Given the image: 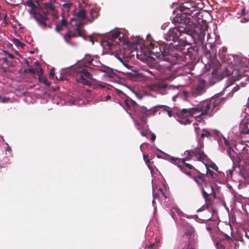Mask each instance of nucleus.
I'll return each instance as SVG.
<instances>
[{"instance_id": "obj_1", "label": "nucleus", "mask_w": 249, "mask_h": 249, "mask_svg": "<svg viewBox=\"0 0 249 249\" xmlns=\"http://www.w3.org/2000/svg\"><path fill=\"white\" fill-rule=\"evenodd\" d=\"M190 20V18L181 15H176L173 18L172 23L175 27L164 35L166 40L173 41L168 46L171 50L174 49L179 52L186 50L189 52L192 42H195L196 39L201 42L204 39L207 25L202 26L197 23H193Z\"/></svg>"}, {"instance_id": "obj_2", "label": "nucleus", "mask_w": 249, "mask_h": 249, "mask_svg": "<svg viewBox=\"0 0 249 249\" xmlns=\"http://www.w3.org/2000/svg\"><path fill=\"white\" fill-rule=\"evenodd\" d=\"M89 69L94 70L97 74L103 73L102 77L105 80L114 81L118 78L112 69L100 62L98 56L86 55L82 61L73 65L74 75L77 83L88 86L91 84L94 79Z\"/></svg>"}, {"instance_id": "obj_3", "label": "nucleus", "mask_w": 249, "mask_h": 249, "mask_svg": "<svg viewBox=\"0 0 249 249\" xmlns=\"http://www.w3.org/2000/svg\"><path fill=\"white\" fill-rule=\"evenodd\" d=\"M119 95L122 99L121 105L124 108L129 115L134 114L140 120L145 122V118L152 114L154 115L159 109L160 111L167 112L170 117L173 116V110L167 106L157 105L153 108L147 109L144 106H139L122 91H119Z\"/></svg>"}, {"instance_id": "obj_4", "label": "nucleus", "mask_w": 249, "mask_h": 249, "mask_svg": "<svg viewBox=\"0 0 249 249\" xmlns=\"http://www.w3.org/2000/svg\"><path fill=\"white\" fill-rule=\"evenodd\" d=\"M108 50L114 52H119L124 59H130L137 54L134 46H130L126 34L120 30L112 33L105 42Z\"/></svg>"}, {"instance_id": "obj_5", "label": "nucleus", "mask_w": 249, "mask_h": 249, "mask_svg": "<svg viewBox=\"0 0 249 249\" xmlns=\"http://www.w3.org/2000/svg\"><path fill=\"white\" fill-rule=\"evenodd\" d=\"M148 50L153 58L168 62L171 65L180 64L184 65L188 63L187 59L190 57V54L185 52L184 53L181 52L171 53V49L168 46L160 47L157 42H151Z\"/></svg>"}, {"instance_id": "obj_6", "label": "nucleus", "mask_w": 249, "mask_h": 249, "mask_svg": "<svg viewBox=\"0 0 249 249\" xmlns=\"http://www.w3.org/2000/svg\"><path fill=\"white\" fill-rule=\"evenodd\" d=\"M197 142V146L194 147L193 150L186 151L187 153V155L184 159H178L170 157L159 149H158V150L162 153V155H160L157 154V156L159 158H162L169 160L171 162L177 165L182 172L187 175H190V172L185 171V168L187 167L189 169H192L193 167L191 164L186 163L185 161L190 160L193 156H195L199 161H203L205 160L206 157L202 149L203 147V142L200 140H198Z\"/></svg>"}, {"instance_id": "obj_7", "label": "nucleus", "mask_w": 249, "mask_h": 249, "mask_svg": "<svg viewBox=\"0 0 249 249\" xmlns=\"http://www.w3.org/2000/svg\"><path fill=\"white\" fill-rule=\"evenodd\" d=\"M221 102L222 98L217 97L210 101L201 102L196 107L183 108L177 114L180 117L183 118L189 116L194 118L205 115L212 116L219 109Z\"/></svg>"}, {"instance_id": "obj_8", "label": "nucleus", "mask_w": 249, "mask_h": 249, "mask_svg": "<svg viewBox=\"0 0 249 249\" xmlns=\"http://www.w3.org/2000/svg\"><path fill=\"white\" fill-rule=\"evenodd\" d=\"M24 4L31 8L30 11L31 15L42 28H44L47 26L46 21L48 19L49 15H52L54 18H58L57 12L51 2L45 3L44 8L42 9L39 8L32 0H27Z\"/></svg>"}, {"instance_id": "obj_9", "label": "nucleus", "mask_w": 249, "mask_h": 249, "mask_svg": "<svg viewBox=\"0 0 249 249\" xmlns=\"http://www.w3.org/2000/svg\"><path fill=\"white\" fill-rule=\"evenodd\" d=\"M215 139L217 141L218 150L223 153H226L229 156L233 162V166L241 161V158L238 153L235 152L232 148V143L231 142V140L230 139L229 137L227 139L220 133V136H217Z\"/></svg>"}, {"instance_id": "obj_10", "label": "nucleus", "mask_w": 249, "mask_h": 249, "mask_svg": "<svg viewBox=\"0 0 249 249\" xmlns=\"http://www.w3.org/2000/svg\"><path fill=\"white\" fill-rule=\"evenodd\" d=\"M179 10L182 14H177V15H181L186 18V15L192 17H197L199 13V10L197 8L196 3L194 1H186L179 5Z\"/></svg>"}, {"instance_id": "obj_11", "label": "nucleus", "mask_w": 249, "mask_h": 249, "mask_svg": "<svg viewBox=\"0 0 249 249\" xmlns=\"http://www.w3.org/2000/svg\"><path fill=\"white\" fill-rule=\"evenodd\" d=\"M53 102L57 105H66L67 106H81L84 104L82 99L75 97H68L65 99H63L58 96H55L53 99Z\"/></svg>"}, {"instance_id": "obj_12", "label": "nucleus", "mask_w": 249, "mask_h": 249, "mask_svg": "<svg viewBox=\"0 0 249 249\" xmlns=\"http://www.w3.org/2000/svg\"><path fill=\"white\" fill-rule=\"evenodd\" d=\"M219 236L216 237L215 239V246L217 249H225V241L231 243L235 240H239V239L236 238L235 236L238 234H231V236L228 234H219Z\"/></svg>"}, {"instance_id": "obj_13", "label": "nucleus", "mask_w": 249, "mask_h": 249, "mask_svg": "<svg viewBox=\"0 0 249 249\" xmlns=\"http://www.w3.org/2000/svg\"><path fill=\"white\" fill-rule=\"evenodd\" d=\"M129 115L131 116L132 119L134 120L135 127L139 131L141 132V135L143 137H146L147 138V135L149 133H150L151 134V140L152 142H154L156 139V136L154 134L152 133L151 131L148 128L147 125L146 124V120L145 119V122H144L143 120H141L142 123L140 124L136 122V121L135 120L134 117H133V116H134V114ZM135 116H136L135 115Z\"/></svg>"}, {"instance_id": "obj_14", "label": "nucleus", "mask_w": 249, "mask_h": 249, "mask_svg": "<svg viewBox=\"0 0 249 249\" xmlns=\"http://www.w3.org/2000/svg\"><path fill=\"white\" fill-rule=\"evenodd\" d=\"M200 189L201 191L203 198L206 203V205L203 206L200 209L204 210L205 207H209V204L211 202V199L209 196L213 194V196L215 195L214 193V190L212 185L205 183L204 187L203 186H200Z\"/></svg>"}, {"instance_id": "obj_15", "label": "nucleus", "mask_w": 249, "mask_h": 249, "mask_svg": "<svg viewBox=\"0 0 249 249\" xmlns=\"http://www.w3.org/2000/svg\"><path fill=\"white\" fill-rule=\"evenodd\" d=\"M73 67V65L71 67L62 69L61 71V72L58 75L55 76L56 79L60 81H67L71 75L75 78Z\"/></svg>"}, {"instance_id": "obj_16", "label": "nucleus", "mask_w": 249, "mask_h": 249, "mask_svg": "<svg viewBox=\"0 0 249 249\" xmlns=\"http://www.w3.org/2000/svg\"><path fill=\"white\" fill-rule=\"evenodd\" d=\"M207 88L206 82L203 79H199L197 84L192 89V94L194 96H199L204 93Z\"/></svg>"}, {"instance_id": "obj_17", "label": "nucleus", "mask_w": 249, "mask_h": 249, "mask_svg": "<svg viewBox=\"0 0 249 249\" xmlns=\"http://www.w3.org/2000/svg\"><path fill=\"white\" fill-rule=\"evenodd\" d=\"M195 130L196 135L197 136L200 135L201 138H204L205 137L207 138H210L211 136L215 137L216 138L217 136H220V132L217 130H212L210 131L206 129H203L201 133H200V129L197 127H195Z\"/></svg>"}, {"instance_id": "obj_18", "label": "nucleus", "mask_w": 249, "mask_h": 249, "mask_svg": "<svg viewBox=\"0 0 249 249\" xmlns=\"http://www.w3.org/2000/svg\"><path fill=\"white\" fill-rule=\"evenodd\" d=\"M234 148L239 156L242 153L245 155V160L249 159V146L247 144L244 142H237L234 144ZM234 151L235 152V151Z\"/></svg>"}, {"instance_id": "obj_19", "label": "nucleus", "mask_w": 249, "mask_h": 249, "mask_svg": "<svg viewBox=\"0 0 249 249\" xmlns=\"http://www.w3.org/2000/svg\"><path fill=\"white\" fill-rule=\"evenodd\" d=\"M156 88L158 92L161 95H165L169 93V91L171 90L177 89L178 86L161 83L158 84Z\"/></svg>"}, {"instance_id": "obj_20", "label": "nucleus", "mask_w": 249, "mask_h": 249, "mask_svg": "<svg viewBox=\"0 0 249 249\" xmlns=\"http://www.w3.org/2000/svg\"><path fill=\"white\" fill-rule=\"evenodd\" d=\"M84 24L82 22H77L75 23L76 26V28L75 30V32L74 33L71 32H68L67 35L64 36V38L65 40L67 41V39H70L71 37H74L78 35L79 36H82L84 34L83 31L80 28V26Z\"/></svg>"}, {"instance_id": "obj_21", "label": "nucleus", "mask_w": 249, "mask_h": 249, "mask_svg": "<svg viewBox=\"0 0 249 249\" xmlns=\"http://www.w3.org/2000/svg\"><path fill=\"white\" fill-rule=\"evenodd\" d=\"M155 178H153L152 179V190H153V200H152V205L154 208V212L156 211V207L155 206V204L156 203L155 200L156 199H159L160 203H162V200L161 198H159V195L156 193V189H157V186L155 182H154Z\"/></svg>"}, {"instance_id": "obj_22", "label": "nucleus", "mask_w": 249, "mask_h": 249, "mask_svg": "<svg viewBox=\"0 0 249 249\" xmlns=\"http://www.w3.org/2000/svg\"><path fill=\"white\" fill-rule=\"evenodd\" d=\"M240 133L249 134V119L243 120L239 126Z\"/></svg>"}, {"instance_id": "obj_23", "label": "nucleus", "mask_w": 249, "mask_h": 249, "mask_svg": "<svg viewBox=\"0 0 249 249\" xmlns=\"http://www.w3.org/2000/svg\"><path fill=\"white\" fill-rule=\"evenodd\" d=\"M72 5V3L71 2H67L60 5L62 11V15L63 17H66L69 16V10Z\"/></svg>"}, {"instance_id": "obj_24", "label": "nucleus", "mask_w": 249, "mask_h": 249, "mask_svg": "<svg viewBox=\"0 0 249 249\" xmlns=\"http://www.w3.org/2000/svg\"><path fill=\"white\" fill-rule=\"evenodd\" d=\"M236 176L239 182H242L243 180L246 179L249 177L248 172L241 169H239V171L237 172Z\"/></svg>"}, {"instance_id": "obj_25", "label": "nucleus", "mask_w": 249, "mask_h": 249, "mask_svg": "<svg viewBox=\"0 0 249 249\" xmlns=\"http://www.w3.org/2000/svg\"><path fill=\"white\" fill-rule=\"evenodd\" d=\"M224 61L228 64L235 65L237 62L235 61V55L233 54H229L225 56L224 57Z\"/></svg>"}, {"instance_id": "obj_26", "label": "nucleus", "mask_w": 249, "mask_h": 249, "mask_svg": "<svg viewBox=\"0 0 249 249\" xmlns=\"http://www.w3.org/2000/svg\"><path fill=\"white\" fill-rule=\"evenodd\" d=\"M66 17H63L61 19V21L60 23L59 24H56L55 25V30L57 32H60V31L62 29V28L65 26H67L68 25V22L65 19Z\"/></svg>"}, {"instance_id": "obj_27", "label": "nucleus", "mask_w": 249, "mask_h": 249, "mask_svg": "<svg viewBox=\"0 0 249 249\" xmlns=\"http://www.w3.org/2000/svg\"><path fill=\"white\" fill-rule=\"evenodd\" d=\"M89 15L90 16V18H89L88 17L87 18V23H91L93 21L95 18H97L98 16V11L94 9H91L90 10Z\"/></svg>"}, {"instance_id": "obj_28", "label": "nucleus", "mask_w": 249, "mask_h": 249, "mask_svg": "<svg viewBox=\"0 0 249 249\" xmlns=\"http://www.w3.org/2000/svg\"><path fill=\"white\" fill-rule=\"evenodd\" d=\"M74 12L77 18L82 19H85L87 22L88 16H86V11L85 10L82 9L79 10L78 12L76 11V10H75Z\"/></svg>"}, {"instance_id": "obj_29", "label": "nucleus", "mask_w": 249, "mask_h": 249, "mask_svg": "<svg viewBox=\"0 0 249 249\" xmlns=\"http://www.w3.org/2000/svg\"><path fill=\"white\" fill-rule=\"evenodd\" d=\"M184 233H193L195 232V229L190 225L188 223H184L182 227Z\"/></svg>"}, {"instance_id": "obj_30", "label": "nucleus", "mask_w": 249, "mask_h": 249, "mask_svg": "<svg viewBox=\"0 0 249 249\" xmlns=\"http://www.w3.org/2000/svg\"><path fill=\"white\" fill-rule=\"evenodd\" d=\"M171 216H172V217L174 219V220L175 221V222H176V217H175V213H177L178 215L179 216H184V214L180 211V210L178 208V207H174L172 210H171Z\"/></svg>"}, {"instance_id": "obj_31", "label": "nucleus", "mask_w": 249, "mask_h": 249, "mask_svg": "<svg viewBox=\"0 0 249 249\" xmlns=\"http://www.w3.org/2000/svg\"><path fill=\"white\" fill-rule=\"evenodd\" d=\"M94 88L97 89H102L105 90H107L109 89V87L108 85L105 83H102L96 84L94 86Z\"/></svg>"}, {"instance_id": "obj_32", "label": "nucleus", "mask_w": 249, "mask_h": 249, "mask_svg": "<svg viewBox=\"0 0 249 249\" xmlns=\"http://www.w3.org/2000/svg\"><path fill=\"white\" fill-rule=\"evenodd\" d=\"M118 59L120 60L122 64L126 67L128 70H130L132 66L129 64V59L121 58L120 56L118 57Z\"/></svg>"}, {"instance_id": "obj_33", "label": "nucleus", "mask_w": 249, "mask_h": 249, "mask_svg": "<svg viewBox=\"0 0 249 249\" xmlns=\"http://www.w3.org/2000/svg\"><path fill=\"white\" fill-rule=\"evenodd\" d=\"M143 160L145 161L146 164H147L148 168L150 170L152 177H153V169H152V167H151V166L149 165L150 161V160L148 158V156L147 155H145V154L143 153Z\"/></svg>"}, {"instance_id": "obj_34", "label": "nucleus", "mask_w": 249, "mask_h": 249, "mask_svg": "<svg viewBox=\"0 0 249 249\" xmlns=\"http://www.w3.org/2000/svg\"><path fill=\"white\" fill-rule=\"evenodd\" d=\"M13 43L14 45H15L18 47H20L21 48H23L25 44L21 42L18 39V38H14L12 40Z\"/></svg>"}, {"instance_id": "obj_35", "label": "nucleus", "mask_w": 249, "mask_h": 249, "mask_svg": "<svg viewBox=\"0 0 249 249\" xmlns=\"http://www.w3.org/2000/svg\"><path fill=\"white\" fill-rule=\"evenodd\" d=\"M159 241L155 242L154 243H151L149 246H147V248L150 249H156L158 248V244Z\"/></svg>"}, {"instance_id": "obj_36", "label": "nucleus", "mask_w": 249, "mask_h": 249, "mask_svg": "<svg viewBox=\"0 0 249 249\" xmlns=\"http://www.w3.org/2000/svg\"><path fill=\"white\" fill-rule=\"evenodd\" d=\"M234 81L232 79H229L226 83V86L223 89V90H225L226 89H228L229 87L231 86L233 84Z\"/></svg>"}, {"instance_id": "obj_37", "label": "nucleus", "mask_w": 249, "mask_h": 249, "mask_svg": "<svg viewBox=\"0 0 249 249\" xmlns=\"http://www.w3.org/2000/svg\"><path fill=\"white\" fill-rule=\"evenodd\" d=\"M11 101L9 97H3L0 95V103H8Z\"/></svg>"}, {"instance_id": "obj_38", "label": "nucleus", "mask_w": 249, "mask_h": 249, "mask_svg": "<svg viewBox=\"0 0 249 249\" xmlns=\"http://www.w3.org/2000/svg\"><path fill=\"white\" fill-rule=\"evenodd\" d=\"M226 176L227 179H231L232 177V174H233V170L232 169H229L226 171Z\"/></svg>"}, {"instance_id": "obj_39", "label": "nucleus", "mask_w": 249, "mask_h": 249, "mask_svg": "<svg viewBox=\"0 0 249 249\" xmlns=\"http://www.w3.org/2000/svg\"><path fill=\"white\" fill-rule=\"evenodd\" d=\"M206 169H207V171H206L207 175L208 176H210V177L213 178L214 175H215V173L213 171L209 169V168L207 167V166H206Z\"/></svg>"}, {"instance_id": "obj_40", "label": "nucleus", "mask_w": 249, "mask_h": 249, "mask_svg": "<svg viewBox=\"0 0 249 249\" xmlns=\"http://www.w3.org/2000/svg\"><path fill=\"white\" fill-rule=\"evenodd\" d=\"M195 181L197 183V184L199 186V187L200 188V186H203L202 183L204 182L203 179L201 178H194Z\"/></svg>"}, {"instance_id": "obj_41", "label": "nucleus", "mask_w": 249, "mask_h": 249, "mask_svg": "<svg viewBox=\"0 0 249 249\" xmlns=\"http://www.w3.org/2000/svg\"><path fill=\"white\" fill-rule=\"evenodd\" d=\"M159 190L160 191V194H161L162 196L164 198V202H165V203L166 202H167L168 201L169 198L167 197V196H166L165 194L163 192V191L162 189L159 188Z\"/></svg>"}, {"instance_id": "obj_42", "label": "nucleus", "mask_w": 249, "mask_h": 249, "mask_svg": "<svg viewBox=\"0 0 249 249\" xmlns=\"http://www.w3.org/2000/svg\"><path fill=\"white\" fill-rule=\"evenodd\" d=\"M241 63H244L247 68L249 67V59L247 58H243L241 59Z\"/></svg>"}, {"instance_id": "obj_43", "label": "nucleus", "mask_w": 249, "mask_h": 249, "mask_svg": "<svg viewBox=\"0 0 249 249\" xmlns=\"http://www.w3.org/2000/svg\"><path fill=\"white\" fill-rule=\"evenodd\" d=\"M178 121L180 123V124H189L191 122L189 119H186L185 120H178Z\"/></svg>"}, {"instance_id": "obj_44", "label": "nucleus", "mask_w": 249, "mask_h": 249, "mask_svg": "<svg viewBox=\"0 0 249 249\" xmlns=\"http://www.w3.org/2000/svg\"><path fill=\"white\" fill-rule=\"evenodd\" d=\"M208 167H211L215 171L218 170V167L214 163H212L207 166Z\"/></svg>"}, {"instance_id": "obj_45", "label": "nucleus", "mask_w": 249, "mask_h": 249, "mask_svg": "<svg viewBox=\"0 0 249 249\" xmlns=\"http://www.w3.org/2000/svg\"><path fill=\"white\" fill-rule=\"evenodd\" d=\"M220 79H217V78H215L214 77L212 78L211 80L210 81V85H213L215 84L217 81L220 80Z\"/></svg>"}, {"instance_id": "obj_46", "label": "nucleus", "mask_w": 249, "mask_h": 249, "mask_svg": "<svg viewBox=\"0 0 249 249\" xmlns=\"http://www.w3.org/2000/svg\"><path fill=\"white\" fill-rule=\"evenodd\" d=\"M240 89V86L238 85H236L235 87L232 88L231 91L233 92H236L238 90Z\"/></svg>"}, {"instance_id": "obj_47", "label": "nucleus", "mask_w": 249, "mask_h": 249, "mask_svg": "<svg viewBox=\"0 0 249 249\" xmlns=\"http://www.w3.org/2000/svg\"><path fill=\"white\" fill-rule=\"evenodd\" d=\"M54 76V69L53 68L52 70L50 71V76L53 78Z\"/></svg>"}, {"instance_id": "obj_48", "label": "nucleus", "mask_w": 249, "mask_h": 249, "mask_svg": "<svg viewBox=\"0 0 249 249\" xmlns=\"http://www.w3.org/2000/svg\"><path fill=\"white\" fill-rule=\"evenodd\" d=\"M147 146V143L144 142V143H142V144H141V145H140V148L141 149V150L142 152H143V150H142L143 147H146Z\"/></svg>"}, {"instance_id": "obj_49", "label": "nucleus", "mask_w": 249, "mask_h": 249, "mask_svg": "<svg viewBox=\"0 0 249 249\" xmlns=\"http://www.w3.org/2000/svg\"><path fill=\"white\" fill-rule=\"evenodd\" d=\"M111 99V96L109 94L107 95L105 98H103L102 101H106Z\"/></svg>"}, {"instance_id": "obj_50", "label": "nucleus", "mask_w": 249, "mask_h": 249, "mask_svg": "<svg viewBox=\"0 0 249 249\" xmlns=\"http://www.w3.org/2000/svg\"><path fill=\"white\" fill-rule=\"evenodd\" d=\"M42 82L44 85L48 86H49L50 84V82H48L47 80L45 78H43Z\"/></svg>"}, {"instance_id": "obj_51", "label": "nucleus", "mask_w": 249, "mask_h": 249, "mask_svg": "<svg viewBox=\"0 0 249 249\" xmlns=\"http://www.w3.org/2000/svg\"><path fill=\"white\" fill-rule=\"evenodd\" d=\"M145 71L147 72L150 74V76H154V74L153 73V72L150 70H145Z\"/></svg>"}, {"instance_id": "obj_52", "label": "nucleus", "mask_w": 249, "mask_h": 249, "mask_svg": "<svg viewBox=\"0 0 249 249\" xmlns=\"http://www.w3.org/2000/svg\"><path fill=\"white\" fill-rule=\"evenodd\" d=\"M249 19L248 18H243L241 19V22H243V23H244V22H247L248 21H249Z\"/></svg>"}, {"instance_id": "obj_53", "label": "nucleus", "mask_w": 249, "mask_h": 249, "mask_svg": "<svg viewBox=\"0 0 249 249\" xmlns=\"http://www.w3.org/2000/svg\"><path fill=\"white\" fill-rule=\"evenodd\" d=\"M11 149V147L7 144L6 143V146L5 147V150L6 151H10Z\"/></svg>"}, {"instance_id": "obj_54", "label": "nucleus", "mask_w": 249, "mask_h": 249, "mask_svg": "<svg viewBox=\"0 0 249 249\" xmlns=\"http://www.w3.org/2000/svg\"><path fill=\"white\" fill-rule=\"evenodd\" d=\"M4 52H5L6 54H8V56H9V58H11V59L14 58V56L12 54H11V53H7V52H6V51H5Z\"/></svg>"}, {"instance_id": "obj_55", "label": "nucleus", "mask_w": 249, "mask_h": 249, "mask_svg": "<svg viewBox=\"0 0 249 249\" xmlns=\"http://www.w3.org/2000/svg\"><path fill=\"white\" fill-rule=\"evenodd\" d=\"M2 60L5 63H7V65H10V64L9 63V62H8V60L7 58H2Z\"/></svg>"}, {"instance_id": "obj_56", "label": "nucleus", "mask_w": 249, "mask_h": 249, "mask_svg": "<svg viewBox=\"0 0 249 249\" xmlns=\"http://www.w3.org/2000/svg\"><path fill=\"white\" fill-rule=\"evenodd\" d=\"M245 14V8H243L242 10L241 15H244Z\"/></svg>"}, {"instance_id": "obj_57", "label": "nucleus", "mask_w": 249, "mask_h": 249, "mask_svg": "<svg viewBox=\"0 0 249 249\" xmlns=\"http://www.w3.org/2000/svg\"><path fill=\"white\" fill-rule=\"evenodd\" d=\"M227 188H228V189H232V187H231V186L230 184H227Z\"/></svg>"}, {"instance_id": "obj_58", "label": "nucleus", "mask_w": 249, "mask_h": 249, "mask_svg": "<svg viewBox=\"0 0 249 249\" xmlns=\"http://www.w3.org/2000/svg\"><path fill=\"white\" fill-rule=\"evenodd\" d=\"M122 72L125 74H130L131 73L129 71H122Z\"/></svg>"}, {"instance_id": "obj_59", "label": "nucleus", "mask_w": 249, "mask_h": 249, "mask_svg": "<svg viewBox=\"0 0 249 249\" xmlns=\"http://www.w3.org/2000/svg\"><path fill=\"white\" fill-rule=\"evenodd\" d=\"M6 16L5 15L4 16V17L3 18V19L4 21H6Z\"/></svg>"}, {"instance_id": "obj_60", "label": "nucleus", "mask_w": 249, "mask_h": 249, "mask_svg": "<svg viewBox=\"0 0 249 249\" xmlns=\"http://www.w3.org/2000/svg\"><path fill=\"white\" fill-rule=\"evenodd\" d=\"M134 43H135V44H140L141 42L139 41H136L135 42H134Z\"/></svg>"}, {"instance_id": "obj_61", "label": "nucleus", "mask_w": 249, "mask_h": 249, "mask_svg": "<svg viewBox=\"0 0 249 249\" xmlns=\"http://www.w3.org/2000/svg\"><path fill=\"white\" fill-rule=\"evenodd\" d=\"M247 231L249 232V224L248 225V227H247Z\"/></svg>"}, {"instance_id": "obj_62", "label": "nucleus", "mask_w": 249, "mask_h": 249, "mask_svg": "<svg viewBox=\"0 0 249 249\" xmlns=\"http://www.w3.org/2000/svg\"><path fill=\"white\" fill-rule=\"evenodd\" d=\"M245 236L246 238L249 239V234H245Z\"/></svg>"}, {"instance_id": "obj_63", "label": "nucleus", "mask_w": 249, "mask_h": 249, "mask_svg": "<svg viewBox=\"0 0 249 249\" xmlns=\"http://www.w3.org/2000/svg\"><path fill=\"white\" fill-rule=\"evenodd\" d=\"M90 41L91 42L92 45L94 44V41L92 39H90Z\"/></svg>"}, {"instance_id": "obj_64", "label": "nucleus", "mask_w": 249, "mask_h": 249, "mask_svg": "<svg viewBox=\"0 0 249 249\" xmlns=\"http://www.w3.org/2000/svg\"><path fill=\"white\" fill-rule=\"evenodd\" d=\"M26 63L28 66H29V62L27 60L26 61Z\"/></svg>"}]
</instances>
